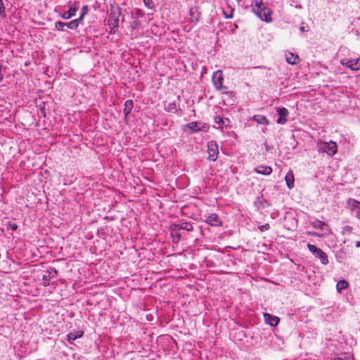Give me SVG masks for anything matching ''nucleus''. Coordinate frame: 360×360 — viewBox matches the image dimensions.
Instances as JSON below:
<instances>
[{"label":"nucleus","instance_id":"obj_1","mask_svg":"<svg viewBox=\"0 0 360 360\" xmlns=\"http://www.w3.org/2000/svg\"><path fill=\"white\" fill-rule=\"evenodd\" d=\"M252 11L262 21L270 22V8L263 0H252Z\"/></svg>","mask_w":360,"mask_h":360},{"label":"nucleus","instance_id":"obj_2","mask_svg":"<svg viewBox=\"0 0 360 360\" xmlns=\"http://www.w3.org/2000/svg\"><path fill=\"white\" fill-rule=\"evenodd\" d=\"M223 72L221 70H217L214 72L212 76V82L215 86V88L217 90H221L223 94H225L226 95H231L232 93L227 92V86H223Z\"/></svg>","mask_w":360,"mask_h":360},{"label":"nucleus","instance_id":"obj_3","mask_svg":"<svg viewBox=\"0 0 360 360\" xmlns=\"http://www.w3.org/2000/svg\"><path fill=\"white\" fill-rule=\"evenodd\" d=\"M307 248L309 252L312 253L315 257L320 259L321 263L323 265H326L329 263L328 255L321 249L310 243L307 244Z\"/></svg>","mask_w":360,"mask_h":360},{"label":"nucleus","instance_id":"obj_4","mask_svg":"<svg viewBox=\"0 0 360 360\" xmlns=\"http://www.w3.org/2000/svg\"><path fill=\"white\" fill-rule=\"evenodd\" d=\"M120 14V8H117L116 10H114L112 12L110 13L108 20V25L110 27L115 28L118 27Z\"/></svg>","mask_w":360,"mask_h":360},{"label":"nucleus","instance_id":"obj_5","mask_svg":"<svg viewBox=\"0 0 360 360\" xmlns=\"http://www.w3.org/2000/svg\"><path fill=\"white\" fill-rule=\"evenodd\" d=\"M340 63L352 70L356 71L360 70V58L354 59L343 58L341 60Z\"/></svg>","mask_w":360,"mask_h":360},{"label":"nucleus","instance_id":"obj_6","mask_svg":"<svg viewBox=\"0 0 360 360\" xmlns=\"http://www.w3.org/2000/svg\"><path fill=\"white\" fill-rule=\"evenodd\" d=\"M208 159L215 161L217 159L219 150L217 144L214 141H210L207 144Z\"/></svg>","mask_w":360,"mask_h":360},{"label":"nucleus","instance_id":"obj_7","mask_svg":"<svg viewBox=\"0 0 360 360\" xmlns=\"http://www.w3.org/2000/svg\"><path fill=\"white\" fill-rule=\"evenodd\" d=\"M187 127L189 129L191 132H198L200 131H207L209 129L208 125L205 123L192 122L187 124Z\"/></svg>","mask_w":360,"mask_h":360},{"label":"nucleus","instance_id":"obj_8","mask_svg":"<svg viewBox=\"0 0 360 360\" xmlns=\"http://www.w3.org/2000/svg\"><path fill=\"white\" fill-rule=\"evenodd\" d=\"M181 100V96H178L176 99L172 102H169L167 104H165V110L169 112L178 113L179 111L181 110L179 107V102Z\"/></svg>","mask_w":360,"mask_h":360},{"label":"nucleus","instance_id":"obj_9","mask_svg":"<svg viewBox=\"0 0 360 360\" xmlns=\"http://www.w3.org/2000/svg\"><path fill=\"white\" fill-rule=\"evenodd\" d=\"M321 149L329 155H334L337 152V144L332 141L323 142L321 144Z\"/></svg>","mask_w":360,"mask_h":360},{"label":"nucleus","instance_id":"obj_10","mask_svg":"<svg viewBox=\"0 0 360 360\" xmlns=\"http://www.w3.org/2000/svg\"><path fill=\"white\" fill-rule=\"evenodd\" d=\"M57 271L55 268H50L42 276V285L46 287L50 285V280L56 277Z\"/></svg>","mask_w":360,"mask_h":360},{"label":"nucleus","instance_id":"obj_11","mask_svg":"<svg viewBox=\"0 0 360 360\" xmlns=\"http://www.w3.org/2000/svg\"><path fill=\"white\" fill-rule=\"evenodd\" d=\"M276 112L278 115L276 122L280 124H285L288 121V110L285 108H277Z\"/></svg>","mask_w":360,"mask_h":360},{"label":"nucleus","instance_id":"obj_12","mask_svg":"<svg viewBox=\"0 0 360 360\" xmlns=\"http://www.w3.org/2000/svg\"><path fill=\"white\" fill-rule=\"evenodd\" d=\"M311 225L315 229L325 231V234H330L331 233V230L329 228L328 225L319 219H316L314 221H313L311 223Z\"/></svg>","mask_w":360,"mask_h":360},{"label":"nucleus","instance_id":"obj_13","mask_svg":"<svg viewBox=\"0 0 360 360\" xmlns=\"http://www.w3.org/2000/svg\"><path fill=\"white\" fill-rule=\"evenodd\" d=\"M205 222L212 226H219L221 225V221L219 218L218 215L215 213H212L207 217Z\"/></svg>","mask_w":360,"mask_h":360},{"label":"nucleus","instance_id":"obj_14","mask_svg":"<svg viewBox=\"0 0 360 360\" xmlns=\"http://www.w3.org/2000/svg\"><path fill=\"white\" fill-rule=\"evenodd\" d=\"M78 11V7L76 6H70L68 11L61 13L60 16L65 20L70 19L71 18L75 16L77 11Z\"/></svg>","mask_w":360,"mask_h":360},{"label":"nucleus","instance_id":"obj_15","mask_svg":"<svg viewBox=\"0 0 360 360\" xmlns=\"http://www.w3.org/2000/svg\"><path fill=\"white\" fill-rule=\"evenodd\" d=\"M190 15H191V21L193 24H196L200 19V12L199 11L198 8H191L190 9Z\"/></svg>","mask_w":360,"mask_h":360},{"label":"nucleus","instance_id":"obj_16","mask_svg":"<svg viewBox=\"0 0 360 360\" xmlns=\"http://www.w3.org/2000/svg\"><path fill=\"white\" fill-rule=\"evenodd\" d=\"M82 335L83 332L80 330L70 332L67 335V341L69 343L72 344L74 340L82 337Z\"/></svg>","mask_w":360,"mask_h":360},{"label":"nucleus","instance_id":"obj_17","mask_svg":"<svg viewBox=\"0 0 360 360\" xmlns=\"http://www.w3.org/2000/svg\"><path fill=\"white\" fill-rule=\"evenodd\" d=\"M286 61L291 65H296L300 61V58L297 54L288 52L285 54Z\"/></svg>","mask_w":360,"mask_h":360},{"label":"nucleus","instance_id":"obj_18","mask_svg":"<svg viewBox=\"0 0 360 360\" xmlns=\"http://www.w3.org/2000/svg\"><path fill=\"white\" fill-rule=\"evenodd\" d=\"M214 122L217 124H218L219 127H221V126L228 127L230 124L231 121L229 118L216 116L214 117Z\"/></svg>","mask_w":360,"mask_h":360},{"label":"nucleus","instance_id":"obj_19","mask_svg":"<svg viewBox=\"0 0 360 360\" xmlns=\"http://www.w3.org/2000/svg\"><path fill=\"white\" fill-rule=\"evenodd\" d=\"M174 227L178 230H186L191 231L193 230V225L190 222H182L179 224H175Z\"/></svg>","mask_w":360,"mask_h":360},{"label":"nucleus","instance_id":"obj_20","mask_svg":"<svg viewBox=\"0 0 360 360\" xmlns=\"http://www.w3.org/2000/svg\"><path fill=\"white\" fill-rule=\"evenodd\" d=\"M133 108V101L131 100H127L124 103V114L127 117Z\"/></svg>","mask_w":360,"mask_h":360},{"label":"nucleus","instance_id":"obj_21","mask_svg":"<svg viewBox=\"0 0 360 360\" xmlns=\"http://www.w3.org/2000/svg\"><path fill=\"white\" fill-rule=\"evenodd\" d=\"M256 172L258 174H270V167H265V166H258L255 168Z\"/></svg>","mask_w":360,"mask_h":360},{"label":"nucleus","instance_id":"obj_22","mask_svg":"<svg viewBox=\"0 0 360 360\" xmlns=\"http://www.w3.org/2000/svg\"><path fill=\"white\" fill-rule=\"evenodd\" d=\"M286 184L289 188H292L294 186V177L292 173H288L285 177Z\"/></svg>","mask_w":360,"mask_h":360},{"label":"nucleus","instance_id":"obj_23","mask_svg":"<svg viewBox=\"0 0 360 360\" xmlns=\"http://www.w3.org/2000/svg\"><path fill=\"white\" fill-rule=\"evenodd\" d=\"M348 287V283L345 280H340L336 284V289L338 292Z\"/></svg>","mask_w":360,"mask_h":360},{"label":"nucleus","instance_id":"obj_24","mask_svg":"<svg viewBox=\"0 0 360 360\" xmlns=\"http://www.w3.org/2000/svg\"><path fill=\"white\" fill-rule=\"evenodd\" d=\"M79 23H81L77 19H75L69 22H66V27L71 30H76Z\"/></svg>","mask_w":360,"mask_h":360},{"label":"nucleus","instance_id":"obj_25","mask_svg":"<svg viewBox=\"0 0 360 360\" xmlns=\"http://www.w3.org/2000/svg\"><path fill=\"white\" fill-rule=\"evenodd\" d=\"M254 120L259 124H267L269 123L268 120L262 115H258L254 116Z\"/></svg>","mask_w":360,"mask_h":360},{"label":"nucleus","instance_id":"obj_26","mask_svg":"<svg viewBox=\"0 0 360 360\" xmlns=\"http://www.w3.org/2000/svg\"><path fill=\"white\" fill-rule=\"evenodd\" d=\"M88 13V6L87 5H85L82 8V10H81V13H80V15L78 18H77L80 22H82V20H84V16L87 14Z\"/></svg>","mask_w":360,"mask_h":360},{"label":"nucleus","instance_id":"obj_27","mask_svg":"<svg viewBox=\"0 0 360 360\" xmlns=\"http://www.w3.org/2000/svg\"><path fill=\"white\" fill-rule=\"evenodd\" d=\"M229 11H223V14L225 18L229 19L233 17L234 9L232 7L229 6Z\"/></svg>","mask_w":360,"mask_h":360},{"label":"nucleus","instance_id":"obj_28","mask_svg":"<svg viewBox=\"0 0 360 360\" xmlns=\"http://www.w3.org/2000/svg\"><path fill=\"white\" fill-rule=\"evenodd\" d=\"M276 341L274 340V345L276 349L278 350H281L282 349V345H283V340L280 339L277 335H276Z\"/></svg>","mask_w":360,"mask_h":360},{"label":"nucleus","instance_id":"obj_29","mask_svg":"<svg viewBox=\"0 0 360 360\" xmlns=\"http://www.w3.org/2000/svg\"><path fill=\"white\" fill-rule=\"evenodd\" d=\"M66 22L58 21L55 23V28L58 31H65L64 27H66Z\"/></svg>","mask_w":360,"mask_h":360},{"label":"nucleus","instance_id":"obj_30","mask_svg":"<svg viewBox=\"0 0 360 360\" xmlns=\"http://www.w3.org/2000/svg\"><path fill=\"white\" fill-rule=\"evenodd\" d=\"M353 229L352 226H345L342 229V233L343 234H350L352 231Z\"/></svg>","mask_w":360,"mask_h":360},{"label":"nucleus","instance_id":"obj_31","mask_svg":"<svg viewBox=\"0 0 360 360\" xmlns=\"http://www.w3.org/2000/svg\"><path fill=\"white\" fill-rule=\"evenodd\" d=\"M280 321V319L276 316H271V327L277 326Z\"/></svg>","mask_w":360,"mask_h":360},{"label":"nucleus","instance_id":"obj_32","mask_svg":"<svg viewBox=\"0 0 360 360\" xmlns=\"http://www.w3.org/2000/svg\"><path fill=\"white\" fill-rule=\"evenodd\" d=\"M143 4L148 8H153L154 6L153 0H143Z\"/></svg>","mask_w":360,"mask_h":360},{"label":"nucleus","instance_id":"obj_33","mask_svg":"<svg viewBox=\"0 0 360 360\" xmlns=\"http://www.w3.org/2000/svg\"><path fill=\"white\" fill-rule=\"evenodd\" d=\"M307 234L309 236H315V237H319V238L323 237V236H324V234H323V233H319L317 232H312V231H307Z\"/></svg>","mask_w":360,"mask_h":360},{"label":"nucleus","instance_id":"obj_34","mask_svg":"<svg viewBox=\"0 0 360 360\" xmlns=\"http://www.w3.org/2000/svg\"><path fill=\"white\" fill-rule=\"evenodd\" d=\"M5 10L6 8L4 6L3 0H0V15L4 16L5 15Z\"/></svg>","mask_w":360,"mask_h":360},{"label":"nucleus","instance_id":"obj_35","mask_svg":"<svg viewBox=\"0 0 360 360\" xmlns=\"http://www.w3.org/2000/svg\"><path fill=\"white\" fill-rule=\"evenodd\" d=\"M172 236H173V241H174L176 243H178L181 238V235L177 233H176L175 234H173Z\"/></svg>","mask_w":360,"mask_h":360},{"label":"nucleus","instance_id":"obj_36","mask_svg":"<svg viewBox=\"0 0 360 360\" xmlns=\"http://www.w3.org/2000/svg\"><path fill=\"white\" fill-rule=\"evenodd\" d=\"M264 318L266 323L270 324V314L264 313Z\"/></svg>","mask_w":360,"mask_h":360},{"label":"nucleus","instance_id":"obj_37","mask_svg":"<svg viewBox=\"0 0 360 360\" xmlns=\"http://www.w3.org/2000/svg\"><path fill=\"white\" fill-rule=\"evenodd\" d=\"M269 224H266L262 225L259 227V229H260L261 231H266L269 229Z\"/></svg>","mask_w":360,"mask_h":360},{"label":"nucleus","instance_id":"obj_38","mask_svg":"<svg viewBox=\"0 0 360 360\" xmlns=\"http://www.w3.org/2000/svg\"><path fill=\"white\" fill-rule=\"evenodd\" d=\"M8 226L12 231H15L18 228V225L15 223H11Z\"/></svg>","mask_w":360,"mask_h":360},{"label":"nucleus","instance_id":"obj_39","mask_svg":"<svg viewBox=\"0 0 360 360\" xmlns=\"http://www.w3.org/2000/svg\"><path fill=\"white\" fill-rule=\"evenodd\" d=\"M135 13H136V15L138 17H139V18H141V17H143V11H142L141 10H140V9H136V10L135 11Z\"/></svg>","mask_w":360,"mask_h":360},{"label":"nucleus","instance_id":"obj_40","mask_svg":"<svg viewBox=\"0 0 360 360\" xmlns=\"http://www.w3.org/2000/svg\"><path fill=\"white\" fill-rule=\"evenodd\" d=\"M1 71H2V65H0V82H1L3 80V79H4V75H3L2 72H1Z\"/></svg>","mask_w":360,"mask_h":360},{"label":"nucleus","instance_id":"obj_41","mask_svg":"<svg viewBox=\"0 0 360 360\" xmlns=\"http://www.w3.org/2000/svg\"><path fill=\"white\" fill-rule=\"evenodd\" d=\"M300 32H308V31H309V30H308V29H306L304 26H301V27H300Z\"/></svg>","mask_w":360,"mask_h":360},{"label":"nucleus","instance_id":"obj_42","mask_svg":"<svg viewBox=\"0 0 360 360\" xmlns=\"http://www.w3.org/2000/svg\"><path fill=\"white\" fill-rule=\"evenodd\" d=\"M334 360H353V359L352 358L345 359V358H342V357H338L337 359H335Z\"/></svg>","mask_w":360,"mask_h":360},{"label":"nucleus","instance_id":"obj_43","mask_svg":"<svg viewBox=\"0 0 360 360\" xmlns=\"http://www.w3.org/2000/svg\"><path fill=\"white\" fill-rule=\"evenodd\" d=\"M238 28V26L236 25H233V28L232 29V32H233L235 31V30H236Z\"/></svg>","mask_w":360,"mask_h":360},{"label":"nucleus","instance_id":"obj_44","mask_svg":"<svg viewBox=\"0 0 360 360\" xmlns=\"http://www.w3.org/2000/svg\"><path fill=\"white\" fill-rule=\"evenodd\" d=\"M356 248H360V241H357V242L356 243Z\"/></svg>","mask_w":360,"mask_h":360},{"label":"nucleus","instance_id":"obj_45","mask_svg":"<svg viewBox=\"0 0 360 360\" xmlns=\"http://www.w3.org/2000/svg\"><path fill=\"white\" fill-rule=\"evenodd\" d=\"M238 3H240L241 0H236Z\"/></svg>","mask_w":360,"mask_h":360},{"label":"nucleus","instance_id":"obj_46","mask_svg":"<svg viewBox=\"0 0 360 360\" xmlns=\"http://www.w3.org/2000/svg\"><path fill=\"white\" fill-rule=\"evenodd\" d=\"M359 207H358V208H359V209H360V203H359Z\"/></svg>","mask_w":360,"mask_h":360}]
</instances>
